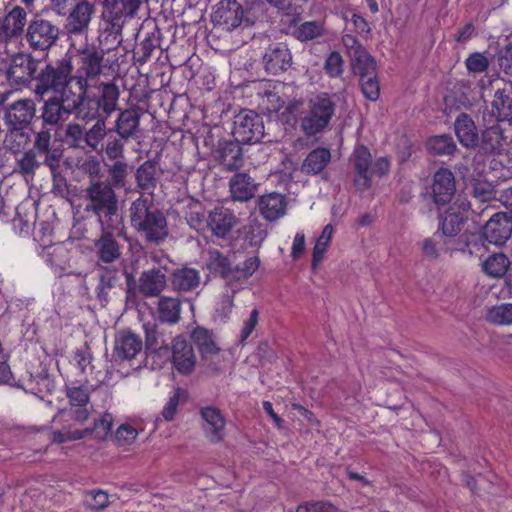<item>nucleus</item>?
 Returning a JSON list of instances; mask_svg holds the SVG:
<instances>
[{
  "label": "nucleus",
  "mask_w": 512,
  "mask_h": 512,
  "mask_svg": "<svg viewBox=\"0 0 512 512\" xmlns=\"http://www.w3.org/2000/svg\"><path fill=\"white\" fill-rule=\"evenodd\" d=\"M354 167L353 185L359 192L368 190L372 185V176L379 178L390 171V160L387 157H379L372 161L370 150L365 145H357L352 154Z\"/></svg>",
  "instance_id": "1"
},
{
  "label": "nucleus",
  "mask_w": 512,
  "mask_h": 512,
  "mask_svg": "<svg viewBox=\"0 0 512 512\" xmlns=\"http://www.w3.org/2000/svg\"><path fill=\"white\" fill-rule=\"evenodd\" d=\"M335 113V103L327 93L317 94L308 103V111L301 119V129L307 136H315L326 129Z\"/></svg>",
  "instance_id": "2"
},
{
  "label": "nucleus",
  "mask_w": 512,
  "mask_h": 512,
  "mask_svg": "<svg viewBox=\"0 0 512 512\" xmlns=\"http://www.w3.org/2000/svg\"><path fill=\"white\" fill-rule=\"evenodd\" d=\"M73 67L70 60H62L55 66L45 64L39 69L36 75L34 92L36 95L43 97L45 94L56 93L64 88V85L70 84L72 81Z\"/></svg>",
  "instance_id": "3"
},
{
  "label": "nucleus",
  "mask_w": 512,
  "mask_h": 512,
  "mask_svg": "<svg viewBox=\"0 0 512 512\" xmlns=\"http://www.w3.org/2000/svg\"><path fill=\"white\" fill-rule=\"evenodd\" d=\"M125 275L127 280V301L136 297V290L145 298L158 297L167 285V277L159 268L143 271L138 278L137 286H135L132 274L125 272Z\"/></svg>",
  "instance_id": "4"
},
{
  "label": "nucleus",
  "mask_w": 512,
  "mask_h": 512,
  "mask_svg": "<svg viewBox=\"0 0 512 512\" xmlns=\"http://www.w3.org/2000/svg\"><path fill=\"white\" fill-rule=\"evenodd\" d=\"M60 29L50 20L35 15L29 22L25 38L33 50L45 51L51 48L59 38Z\"/></svg>",
  "instance_id": "5"
},
{
  "label": "nucleus",
  "mask_w": 512,
  "mask_h": 512,
  "mask_svg": "<svg viewBox=\"0 0 512 512\" xmlns=\"http://www.w3.org/2000/svg\"><path fill=\"white\" fill-rule=\"evenodd\" d=\"M471 203L465 197L458 196L447 209L439 214V230L446 237H455L463 229L470 215Z\"/></svg>",
  "instance_id": "6"
},
{
  "label": "nucleus",
  "mask_w": 512,
  "mask_h": 512,
  "mask_svg": "<svg viewBox=\"0 0 512 512\" xmlns=\"http://www.w3.org/2000/svg\"><path fill=\"white\" fill-rule=\"evenodd\" d=\"M127 16L106 10L98 36L99 48L105 52L117 49L123 42L122 30Z\"/></svg>",
  "instance_id": "7"
},
{
  "label": "nucleus",
  "mask_w": 512,
  "mask_h": 512,
  "mask_svg": "<svg viewBox=\"0 0 512 512\" xmlns=\"http://www.w3.org/2000/svg\"><path fill=\"white\" fill-rule=\"evenodd\" d=\"M85 197L87 200L85 211L92 212L93 214L109 210L112 206L117 205L114 189L110 184L100 180L90 183L85 189Z\"/></svg>",
  "instance_id": "8"
},
{
  "label": "nucleus",
  "mask_w": 512,
  "mask_h": 512,
  "mask_svg": "<svg viewBox=\"0 0 512 512\" xmlns=\"http://www.w3.org/2000/svg\"><path fill=\"white\" fill-rule=\"evenodd\" d=\"M3 120L6 126L28 127L36 114L33 99H19L3 106Z\"/></svg>",
  "instance_id": "9"
},
{
  "label": "nucleus",
  "mask_w": 512,
  "mask_h": 512,
  "mask_svg": "<svg viewBox=\"0 0 512 512\" xmlns=\"http://www.w3.org/2000/svg\"><path fill=\"white\" fill-rule=\"evenodd\" d=\"M482 234L488 243L504 245L512 235V216L505 212L494 213L483 227Z\"/></svg>",
  "instance_id": "10"
},
{
  "label": "nucleus",
  "mask_w": 512,
  "mask_h": 512,
  "mask_svg": "<svg viewBox=\"0 0 512 512\" xmlns=\"http://www.w3.org/2000/svg\"><path fill=\"white\" fill-rule=\"evenodd\" d=\"M431 190L433 202L438 207L451 203L456 192L453 172L447 168L438 169L433 176Z\"/></svg>",
  "instance_id": "11"
},
{
  "label": "nucleus",
  "mask_w": 512,
  "mask_h": 512,
  "mask_svg": "<svg viewBox=\"0 0 512 512\" xmlns=\"http://www.w3.org/2000/svg\"><path fill=\"white\" fill-rule=\"evenodd\" d=\"M95 10V5L87 0L76 3L66 18L64 25L66 32L74 35L86 33Z\"/></svg>",
  "instance_id": "12"
},
{
  "label": "nucleus",
  "mask_w": 512,
  "mask_h": 512,
  "mask_svg": "<svg viewBox=\"0 0 512 512\" xmlns=\"http://www.w3.org/2000/svg\"><path fill=\"white\" fill-rule=\"evenodd\" d=\"M243 14V9L236 0H221L214 7L211 21L215 26L231 30L241 25Z\"/></svg>",
  "instance_id": "13"
},
{
  "label": "nucleus",
  "mask_w": 512,
  "mask_h": 512,
  "mask_svg": "<svg viewBox=\"0 0 512 512\" xmlns=\"http://www.w3.org/2000/svg\"><path fill=\"white\" fill-rule=\"evenodd\" d=\"M41 62L28 54L18 53L12 57L7 70V78L14 84H24L36 77V72Z\"/></svg>",
  "instance_id": "14"
},
{
  "label": "nucleus",
  "mask_w": 512,
  "mask_h": 512,
  "mask_svg": "<svg viewBox=\"0 0 512 512\" xmlns=\"http://www.w3.org/2000/svg\"><path fill=\"white\" fill-rule=\"evenodd\" d=\"M28 25L27 12L20 6H15L3 18H0V43L20 37L24 27Z\"/></svg>",
  "instance_id": "15"
},
{
  "label": "nucleus",
  "mask_w": 512,
  "mask_h": 512,
  "mask_svg": "<svg viewBox=\"0 0 512 512\" xmlns=\"http://www.w3.org/2000/svg\"><path fill=\"white\" fill-rule=\"evenodd\" d=\"M203 420L202 428L205 437L211 443H219L226 436V421L221 411L215 407L207 406L200 410Z\"/></svg>",
  "instance_id": "16"
},
{
  "label": "nucleus",
  "mask_w": 512,
  "mask_h": 512,
  "mask_svg": "<svg viewBox=\"0 0 512 512\" xmlns=\"http://www.w3.org/2000/svg\"><path fill=\"white\" fill-rule=\"evenodd\" d=\"M137 233L148 244L160 245L169 236L168 221L164 213L159 209L154 216L142 227H139Z\"/></svg>",
  "instance_id": "17"
},
{
  "label": "nucleus",
  "mask_w": 512,
  "mask_h": 512,
  "mask_svg": "<svg viewBox=\"0 0 512 512\" xmlns=\"http://www.w3.org/2000/svg\"><path fill=\"white\" fill-rule=\"evenodd\" d=\"M105 51L94 45L86 46L80 51V68L79 76L88 79L98 77L103 70L102 62L104 59Z\"/></svg>",
  "instance_id": "18"
},
{
  "label": "nucleus",
  "mask_w": 512,
  "mask_h": 512,
  "mask_svg": "<svg viewBox=\"0 0 512 512\" xmlns=\"http://www.w3.org/2000/svg\"><path fill=\"white\" fill-rule=\"evenodd\" d=\"M172 361L177 371L182 374H189L194 370L196 358L193 347L182 336L173 340Z\"/></svg>",
  "instance_id": "19"
},
{
  "label": "nucleus",
  "mask_w": 512,
  "mask_h": 512,
  "mask_svg": "<svg viewBox=\"0 0 512 512\" xmlns=\"http://www.w3.org/2000/svg\"><path fill=\"white\" fill-rule=\"evenodd\" d=\"M292 56L283 43L270 45L263 56L264 68L268 73L284 72L291 65Z\"/></svg>",
  "instance_id": "20"
},
{
  "label": "nucleus",
  "mask_w": 512,
  "mask_h": 512,
  "mask_svg": "<svg viewBox=\"0 0 512 512\" xmlns=\"http://www.w3.org/2000/svg\"><path fill=\"white\" fill-rule=\"evenodd\" d=\"M52 135L49 129L42 128L35 134L33 149L39 155H45L44 164L48 166L52 172L59 167L61 151L51 146Z\"/></svg>",
  "instance_id": "21"
},
{
  "label": "nucleus",
  "mask_w": 512,
  "mask_h": 512,
  "mask_svg": "<svg viewBox=\"0 0 512 512\" xmlns=\"http://www.w3.org/2000/svg\"><path fill=\"white\" fill-rule=\"evenodd\" d=\"M94 251L98 261L110 264L122 255V245L116 240L114 234L108 232L100 233L94 241Z\"/></svg>",
  "instance_id": "22"
},
{
  "label": "nucleus",
  "mask_w": 512,
  "mask_h": 512,
  "mask_svg": "<svg viewBox=\"0 0 512 512\" xmlns=\"http://www.w3.org/2000/svg\"><path fill=\"white\" fill-rule=\"evenodd\" d=\"M207 224L213 235L225 238L235 226L236 217L230 209L216 207L209 213Z\"/></svg>",
  "instance_id": "23"
},
{
  "label": "nucleus",
  "mask_w": 512,
  "mask_h": 512,
  "mask_svg": "<svg viewBox=\"0 0 512 512\" xmlns=\"http://www.w3.org/2000/svg\"><path fill=\"white\" fill-rule=\"evenodd\" d=\"M142 347V340L138 335L121 331L115 338L114 354L121 360H132L141 352Z\"/></svg>",
  "instance_id": "24"
},
{
  "label": "nucleus",
  "mask_w": 512,
  "mask_h": 512,
  "mask_svg": "<svg viewBox=\"0 0 512 512\" xmlns=\"http://www.w3.org/2000/svg\"><path fill=\"white\" fill-rule=\"evenodd\" d=\"M201 284L200 271L183 266L175 269L171 274V286L178 293H187L196 290Z\"/></svg>",
  "instance_id": "25"
},
{
  "label": "nucleus",
  "mask_w": 512,
  "mask_h": 512,
  "mask_svg": "<svg viewBox=\"0 0 512 512\" xmlns=\"http://www.w3.org/2000/svg\"><path fill=\"white\" fill-rule=\"evenodd\" d=\"M287 202L283 194L272 192L258 198L261 215L268 221H275L286 213Z\"/></svg>",
  "instance_id": "26"
},
{
  "label": "nucleus",
  "mask_w": 512,
  "mask_h": 512,
  "mask_svg": "<svg viewBox=\"0 0 512 512\" xmlns=\"http://www.w3.org/2000/svg\"><path fill=\"white\" fill-rule=\"evenodd\" d=\"M454 130L461 145L467 148L478 146V130L470 115L460 113L455 119Z\"/></svg>",
  "instance_id": "27"
},
{
  "label": "nucleus",
  "mask_w": 512,
  "mask_h": 512,
  "mask_svg": "<svg viewBox=\"0 0 512 512\" xmlns=\"http://www.w3.org/2000/svg\"><path fill=\"white\" fill-rule=\"evenodd\" d=\"M140 117L138 108L121 111L115 122L114 132L128 140L137 137L140 130Z\"/></svg>",
  "instance_id": "28"
},
{
  "label": "nucleus",
  "mask_w": 512,
  "mask_h": 512,
  "mask_svg": "<svg viewBox=\"0 0 512 512\" xmlns=\"http://www.w3.org/2000/svg\"><path fill=\"white\" fill-rule=\"evenodd\" d=\"M157 208L152 200L140 196L134 200L129 208V219L131 227L137 232L139 227H142L150 220L151 216H154L158 212Z\"/></svg>",
  "instance_id": "29"
},
{
  "label": "nucleus",
  "mask_w": 512,
  "mask_h": 512,
  "mask_svg": "<svg viewBox=\"0 0 512 512\" xmlns=\"http://www.w3.org/2000/svg\"><path fill=\"white\" fill-rule=\"evenodd\" d=\"M28 127L7 126L3 148L13 154L22 152L31 142Z\"/></svg>",
  "instance_id": "30"
},
{
  "label": "nucleus",
  "mask_w": 512,
  "mask_h": 512,
  "mask_svg": "<svg viewBox=\"0 0 512 512\" xmlns=\"http://www.w3.org/2000/svg\"><path fill=\"white\" fill-rule=\"evenodd\" d=\"M76 83L79 88L78 93H74L69 87V84L64 85L63 89H60V91L55 93L58 94V101H61L63 106L72 114L81 104V100H83L84 96L86 95L88 88L86 78H83L82 76L76 77Z\"/></svg>",
  "instance_id": "31"
},
{
  "label": "nucleus",
  "mask_w": 512,
  "mask_h": 512,
  "mask_svg": "<svg viewBox=\"0 0 512 512\" xmlns=\"http://www.w3.org/2000/svg\"><path fill=\"white\" fill-rule=\"evenodd\" d=\"M331 152L329 148L317 147L310 151L302 163V171L309 175L320 174L330 163Z\"/></svg>",
  "instance_id": "32"
},
{
  "label": "nucleus",
  "mask_w": 512,
  "mask_h": 512,
  "mask_svg": "<svg viewBox=\"0 0 512 512\" xmlns=\"http://www.w3.org/2000/svg\"><path fill=\"white\" fill-rule=\"evenodd\" d=\"M72 113L68 111L57 96L50 97L44 101L41 109V119L44 124L56 126L65 121Z\"/></svg>",
  "instance_id": "33"
},
{
  "label": "nucleus",
  "mask_w": 512,
  "mask_h": 512,
  "mask_svg": "<svg viewBox=\"0 0 512 512\" xmlns=\"http://www.w3.org/2000/svg\"><path fill=\"white\" fill-rule=\"evenodd\" d=\"M255 115L253 111L240 112L234 121L233 135L238 143H251L254 138Z\"/></svg>",
  "instance_id": "34"
},
{
  "label": "nucleus",
  "mask_w": 512,
  "mask_h": 512,
  "mask_svg": "<svg viewBox=\"0 0 512 512\" xmlns=\"http://www.w3.org/2000/svg\"><path fill=\"white\" fill-rule=\"evenodd\" d=\"M505 143L503 129L499 125H492L482 132L478 144L484 153H500Z\"/></svg>",
  "instance_id": "35"
},
{
  "label": "nucleus",
  "mask_w": 512,
  "mask_h": 512,
  "mask_svg": "<svg viewBox=\"0 0 512 512\" xmlns=\"http://www.w3.org/2000/svg\"><path fill=\"white\" fill-rule=\"evenodd\" d=\"M191 338L204 359L211 358L220 350L216 344L213 332L204 327L198 326L193 329Z\"/></svg>",
  "instance_id": "36"
},
{
  "label": "nucleus",
  "mask_w": 512,
  "mask_h": 512,
  "mask_svg": "<svg viewBox=\"0 0 512 512\" xmlns=\"http://www.w3.org/2000/svg\"><path fill=\"white\" fill-rule=\"evenodd\" d=\"M135 181L141 191L152 193L157 186V162H143L135 171Z\"/></svg>",
  "instance_id": "37"
},
{
  "label": "nucleus",
  "mask_w": 512,
  "mask_h": 512,
  "mask_svg": "<svg viewBox=\"0 0 512 512\" xmlns=\"http://www.w3.org/2000/svg\"><path fill=\"white\" fill-rule=\"evenodd\" d=\"M157 313L161 322L176 324L181 318V301L175 297L162 296L157 303Z\"/></svg>",
  "instance_id": "38"
},
{
  "label": "nucleus",
  "mask_w": 512,
  "mask_h": 512,
  "mask_svg": "<svg viewBox=\"0 0 512 512\" xmlns=\"http://www.w3.org/2000/svg\"><path fill=\"white\" fill-rule=\"evenodd\" d=\"M111 131L106 130L104 118L98 119L89 130L85 131L83 144L92 151L101 153L103 152L104 142Z\"/></svg>",
  "instance_id": "39"
},
{
  "label": "nucleus",
  "mask_w": 512,
  "mask_h": 512,
  "mask_svg": "<svg viewBox=\"0 0 512 512\" xmlns=\"http://www.w3.org/2000/svg\"><path fill=\"white\" fill-rule=\"evenodd\" d=\"M426 149L433 156H452L457 146L451 135L442 134L429 137L426 141Z\"/></svg>",
  "instance_id": "40"
},
{
  "label": "nucleus",
  "mask_w": 512,
  "mask_h": 512,
  "mask_svg": "<svg viewBox=\"0 0 512 512\" xmlns=\"http://www.w3.org/2000/svg\"><path fill=\"white\" fill-rule=\"evenodd\" d=\"M119 89L114 83H103L100 87V95L96 98L102 108L105 117L109 116L117 108Z\"/></svg>",
  "instance_id": "41"
},
{
  "label": "nucleus",
  "mask_w": 512,
  "mask_h": 512,
  "mask_svg": "<svg viewBox=\"0 0 512 512\" xmlns=\"http://www.w3.org/2000/svg\"><path fill=\"white\" fill-rule=\"evenodd\" d=\"M206 268L215 276L226 278L231 268V262L227 256L217 249H209L207 251Z\"/></svg>",
  "instance_id": "42"
},
{
  "label": "nucleus",
  "mask_w": 512,
  "mask_h": 512,
  "mask_svg": "<svg viewBox=\"0 0 512 512\" xmlns=\"http://www.w3.org/2000/svg\"><path fill=\"white\" fill-rule=\"evenodd\" d=\"M492 112L498 121H512V96L505 90H497L492 101Z\"/></svg>",
  "instance_id": "43"
},
{
  "label": "nucleus",
  "mask_w": 512,
  "mask_h": 512,
  "mask_svg": "<svg viewBox=\"0 0 512 512\" xmlns=\"http://www.w3.org/2000/svg\"><path fill=\"white\" fill-rule=\"evenodd\" d=\"M509 267L510 260L504 253H494L482 264L483 272L491 278L503 277Z\"/></svg>",
  "instance_id": "44"
},
{
  "label": "nucleus",
  "mask_w": 512,
  "mask_h": 512,
  "mask_svg": "<svg viewBox=\"0 0 512 512\" xmlns=\"http://www.w3.org/2000/svg\"><path fill=\"white\" fill-rule=\"evenodd\" d=\"M40 256L55 269L64 270L68 261V251L61 244L48 245L42 248Z\"/></svg>",
  "instance_id": "45"
},
{
  "label": "nucleus",
  "mask_w": 512,
  "mask_h": 512,
  "mask_svg": "<svg viewBox=\"0 0 512 512\" xmlns=\"http://www.w3.org/2000/svg\"><path fill=\"white\" fill-rule=\"evenodd\" d=\"M255 186L246 174H237L230 181V191L235 200L246 201L253 197Z\"/></svg>",
  "instance_id": "46"
},
{
  "label": "nucleus",
  "mask_w": 512,
  "mask_h": 512,
  "mask_svg": "<svg viewBox=\"0 0 512 512\" xmlns=\"http://www.w3.org/2000/svg\"><path fill=\"white\" fill-rule=\"evenodd\" d=\"M101 227V233L109 234L121 232V218L118 214V205L112 206L109 210H103L95 214Z\"/></svg>",
  "instance_id": "47"
},
{
  "label": "nucleus",
  "mask_w": 512,
  "mask_h": 512,
  "mask_svg": "<svg viewBox=\"0 0 512 512\" xmlns=\"http://www.w3.org/2000/svg\"><path fill=\"white\" fill-rule=\"evenodd\" d=\"M220 163L227 171L238 169L242 165V152L237 143H226L220 151Z\"/></svg>",
  "instance_id": "48"
},
{
  "label": "nucleus",
  "mask_w": 512,
  "mask_h": 512,
  "mask_svg": "<svg viewBox=\"0 0 512 512\" xmlns=\"http://www.w3.org/2000/svg\"><path fill=\"white\" fill-rule=\"evenodd\" d=\"M351 67L353 73L359 78L378 73L376 61L367 50L351 59Z\"/></svg>",
  "instance_id": "49"
},
{
  "label": "nucleus",
  "mask_w": 512,
  "mask_h": 512,
  "mask_svg": "<svg viewBox=\"0 0 512 512\" xmlns=\"http://www.w3.org/2000/svg\"><path fill=\"white\" fill-rule=\"evenodd\" d=\"M128 141L126 138H122L118 134L115 135L113 131L107 136L104 142L103 152L107 159L111 161L123 160L124 159V144Z\"/></svg>",
  "instance_id": "50"
},
{
  "label": "nucleus",
  "mask_w": 512,
  "mask_h": 512,
  "mask_svg": "<svg viewBox=\"0 0 512 512\" xmlns=\"http://www.w3.org/2000/svg\"><path fill=\"white\" fill-rule=\"evenodd\" d=\"M143 0H104L106 10L133 18L140 9Z\"/></svg>",
  "instance_id": "51"
},
{
  "label": "nucleus",
  "mask_w": 512,
  "mask_h": 512,
  "mask_svg": "<svg viewBox=\"0 0 512 512\" xmlns=\"http://www.w3.org/2000/svg\"><path fill=\"white\" fill-rule=\"evenodd\" d=\"M106 166L110 177V182L108 184H110L113 189L123 188L126 184V178L129 174L128 163L123 159L113 161L112 164Z\"/></svg>",
  "instance_id": "52"
},
{
  "label": "nucleus",
  "mask_w": 512,
  "mask_h": 512,
  "mask_svg": "<svg viewBox=\"0 0 512 512\" xmlns=\"http://www.w3.org/2000/svg\"><path fill=\"white\" fill-rule=\"evenodd\" d=\"M256 271V258L247 259L242 267L236 266L229 270L225 280L228 284L242 283L246 281Z\"/></svg>",
  "instance_id": "53"
},
{
  "label": "nucleus",
  "mask_w": 512,
  "mask_h": 512,
  "mask_svg": "<svg viewBox=\"0 0 512 512\" xmlns=\"http://www.w3.org/2000/svg\"><path fill=\"white\" fill-rule=\"evenodd\" d=\"M324 33V25L321 21H306L301 23L294 31L295 37L307 42L322 36Z\"/></svg>",
  "instance_id": "54"
},
{
  "label": "nucleus",
  "mask_w": 512,
  "mask_h": 512,
  "mask_svg": "<svg viewBox=\"0 0 512 512\" xmlns=\"http://www.w3.org/2000/svg\"><path fill=\"white\" fill-rule=\"evenodd\" d=\"M333 234V226L331 224H327L324 226L321 235L317 239L312 254V265H318L327 251V248L331 242Z\"/></svg>",
  "instance_id": "55"
},
{
  "label": "nucleus",
  "mask_w": 512,
  "mask_h": 512,
  "mask_svg": "<svg viewBox=\"0 0 512 512\" xmlns=\"http://www.w3.org/2000/svg\"><path fill=\"white\" fill-rule=\"evenodd\" d=\"M74 113L78 118L85 121L94 120L103 114L99 102L96 101V97L87 98L86 95Z\"/></svg>",
  "instance_id": "56"
},
{
  "label": "nucleus",
  "mask_w": 512,
  "mask_h": 512,
  "mask_svg": "<svg viewBox=\"0 0 512 512\" xmlns=\"http://www.w3.org/2000/svg\"><path fill=\"white\" fill-rule=\"evenodd\" d=\"M90 392V388L85 385L66 387V396L72 407L87 406L89 403Z\"/></svg>",
  "instance_id": "57"
},
{
  "label": "nucleus",
  "mask_w": 512,
  "mask_h": 512,
  "mask_svg": "<svg viewBox=\"0 0 512 512\" xmlns=\"http://www.w3.org/2000/svg\"><path fill=\"white\" fill-rule=\"evenodd\" d=\"M488 320L497 325H512V303L493 307L487 314Z\"/></svg>",
  "instance_id": "58"
},
{
  "label": "nucleus",
  "mask_w": 512,
  "mask_h": 512,
  "mask_svg": "<svg viewBox=\"0 0 512 512\" xmlns=\"http://www.w3.org/2000/svg\"><path fill=\"white\" fill-rule=\"evenodd\" d=\"M359 85L365 98L370 101H377L379 99L380 84L378 80V73L359 78Z\"/></svg>",
  "instance_id": "59"
},
{
  "label": "nucleus",
  "mask_w": 512,
  "mask_h": 512,
  "mask_svg": "<svg viewBox=\"0 0 512 512\" xmlns=\"http://www.w3.org/2000/svg\"><path fill=\"white\" fill-rule=\"evenodd\" d=\"M344 61L338 51H332L325 59L324 70L330 78H337L343 74Z\"/></svg>",
  "instance_id": "60"
},
{
  "label": "nucleus",
  "mask_w": 512,
  "mask_h": 512,
  "mask_svg": "<svg viewBox=\"0 0 512 512\" xmlns=\"http://www.w3.org/2000/svg\"><path fill=\"white\" fill-rule=\"evenodd\" d=\"M286 16H291L290 24H296L300 20L301 7L294 5L292 0H266Z\"/></svg>",
  "instance_id": "61"
},
{
  "label": "nucleus",
  "mask_w": 512,
  "mask_h": 512,
  "mask_svg": "<svg viewBox=\"0 0 512 512\" xmlns=\"http://www.w3.org/2000/svg\"><path fill=\"white\" fill-rule=\"evenodd\" d=\"M34 150L26 151L18 160L20 172L25 176H34L35 171L40 167L41 163L36 159Z\"/></svg>",
  "instance_id": "62"
},
{
  "label": "nucleus",
  "mask_w": 512,
  "mask_h": 512,
  "mask_svg": "<svg viewBox=\"0 0 512 512\" xmlns=\"http://www.w3.org/2000/svg\"><path fill=\"white\" fill-rule=\"evenodd\" d=\"M465 64L469 72L482 73L487 70L489 66V61L484 54L474 52L467 57Z\"/></svg>",
  "instance_id": "63"
},
{
  "label": "nucleus",
  "mask_w": 512,
  "mask_h": 512,
  "mask_svg": "<svg viewBox=\"0 0 512 512\" xmlns=\"http://www.w3.org/2000/svg\"><path fill=\"white\" fill-rule=\"evenodd\" d=\"M337 508L329 501H306L298 505L296 512H336Z\"/></svg>",
  "instance_id": "64"
}]
</instances>
